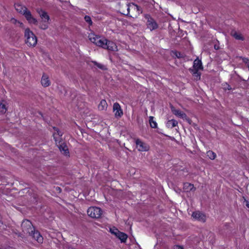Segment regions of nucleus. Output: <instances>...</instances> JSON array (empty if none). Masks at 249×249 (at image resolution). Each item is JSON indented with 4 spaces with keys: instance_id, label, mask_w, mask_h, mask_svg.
<instances>
[{
    "instance_id": "f257e3e1",
    "label": "nucleus",
    "mask_w": 249,
    "mask_h": 249,
    "mask_svg": "<svg viewBox=\"0 0 249 249\" xmlns=\"http://www.w3.org/2000/svg\"><path fill=\"white\" fill-rule=\"evenodd\" d=\"M15 7L17 12L25 16L29 23L35 25L37 24V19L33 17L31 12L27 10L26 7L18 3L16 4Z\"/></svg>"
},
{
    "instance_id": "f03ea898",
    "label": "nucleus",
    "mask_w": 249,
    "mask_h": 249,
    "mask_svg": "<svg viewBox=\"0 0 249 249\" xmlns=\"http://www.w3.org/2000/svg\"><path fill=\"white\" fill-rule=\"evenodd\" d=\"M24 36L26 43L29 46H35L37 43V38L34 34L29 28L25 29Z\"/></svg>"
},
{
    "instance_id": "7ed1b4c3",
    "label": "nucleus",
    "mask_w": 249,
    "mask_h": 249,
    "mask_svg": "<svg viewBox=\"0 0 249 249\" xmlns=\"http://www.w3.org/2000/svg\"><path fill=\"white\" fill-rule=\"evenodd\" d=\"M36 11L42 20V22L40 24V28L43 30L47 29L48 27L49 21L50 20L49 15L45 11L41 9H38Z\"/></svg>"
},
{
    "instance_id": "20e7f679",
    "label": "nucleus",
    "mask_w": 249,
    "mask_h": 249,
    "mask_svg": "<svg viewBox=\"0 0 249 249\" xmlns=\"http://www.w3.org/2000/svg\"><path fill=\"white\" fill-rule=\"evenodd\" d=\"M89 39L91 42L94 43L97 46L101 47L104 49L106 47L107 39L105 38L98 36L94 34H90L89 36Z\"/></svg>"
},
{
    "instance_id": "39448f33",
    "label": "nucleus",
    "mask_w": 249,
    "mask_h": 249,
    "mask_svg": "<svg viewBox=\"0 0 249 249\" xmlns=\"http://www.w3.org/2000/svg\"><path fill=\"white\" fill-rule=\"evenodd\" d=\"M22 231L25 234L31 235L34 231V227L32 223L28 220H24L21 224Z\"/></svg>"
},
{
    "instance_id": "423d86ee",
    "label": "nucleus",
    "mask_w": 249,
    "mask_h": 249,
    "mask_svg": "<svg viewBox=\"0 0 249 249\" xmlns=\"http://www.w3.org/2000/svg\"><path fill=\"white\" fill-rule=\"evenodd\" d=\"M87 213L92 218H98L101 216L102 211L99 207H91L88 209Z\"/></svg>"
},
{
    "instance_id": "0eeeda50",
    "label": "nucleus",
    "mask_w": 249,
    "mask_h": 249,
    "mask_svg": "<svg viewBox=\"0 0 249 249\" xmlns=\"http://www.w3.org/2000/svg\"><path fill=\"white\" fill-rule=\"evenodd\" d=\"M136 147L139 151L145 152L149 149V146L139 139L136 141Z\"/></svg>"
},
{
    "instance_id": "6e6552de",
    "label": "nucleus",
    "mask_w": 249,
    "mask_h": 249,
    "mask_svg": "<svg viewBox=\"0 0 249 249\" xmlns=\"http://www.w3.org/2000/svg\"><path fill=\"white\" fill-rule=\"evenodd\" d=\"M192 217L195 220H197L201 222H204L206 219V215L199 211H196L192 213Z\"/></svg>"
},
{
    "instance_id": "1a4fd4ad",
    "label": "nucleus",
    "mask_w": 249,
    "mask_h": 249,
    "mask_svg": "<svg viewBox=\"0 0 249 249\" xmlns=\"http://www.w3.org/2000/svg\"><path fill=\"white\" fill-rule=\"evenodd\" d=\"M125 7L127 8V13H126V15H129L130 11L136 12L138 14L140 13V7L134 3H132L128 4L125 6ZM124 14H125V13H124Z\"/></svg>"
},
{
    "instance_id": "9d476101",
    "label": "nucleus",
    "mask_w": 249,
    "mask_h": 249,
    "mask_svg": "<svg viewBox=\"0 0 249 249\" xmlns=\"http://www.w3.org/2000/svg\"><path fill=\"white\" fill-rule=\"evenodd\" d=\"M113 110L116 117H121L123 115V111L119 103H115L113 104Z\"/></svg>"
},
{
    "instance_id": "9b49d317",
    "label": "nucleus",
    "mask_w": 249,
    "mask_h": 249,
    "mask_svg": "<svg viewBox=\"0 0 249 249\" xmlns=\"http://www.w3.org/2000/svg\"><path fill=\"white\" fill-rule=\"evenodd\" d=\"M147 26L151 31L156 29L158 27V24L156 21L151 18H147Z\"/></svg>"
},
{
    "instance_id": "f8f14e48",
    "label": "nucleus",
    "mask_w": 249,
    "mask_h": 249,
    "mask_svg": "<svg viewBox=\"0 0 249 249\" xmlns=\"http://www.w3.org/2000/svg\"><path fill=\"white\" fill-rule=\"evenodd\" d=\"M30 235L34 238L38 243H42L43 242V238L42 236L38 231H35V229L34 230L32 234Z\"/></svg>"
},
{
    "instance_id": "ddd939ff",
    "label": "nucleus",
    "mask_w": 249,
    "mask_h": 249,
    "mask_svg": "<svg viewBox=\"0 0 249 249\" xmlns=\"http://www.w3.org/2000/svg\"><path fill=\"white\" fill-rule=\"evenodd\" d=\"M105 49H107L110 51H117V46L115 44V43H114L112 41H108L107 40V43L106 47H105Z\"/></svg>"
},
{
    "instance_id": "4468645a",
    "label": "nucleus",
    "mask_w": 249,
    "mask_h": 249,
    "mask_svg": "<svg viewBox=\"0 0 249 249\" xmlns=\"http://www.w3.org/2000/svg\"><path fill=\"white\" fill-rule=\"evenodd\" d=\"M58 147L61 152L65 155H68L69 151L67 145L64 143H61L58 145Z\"/></svg>"
},
{
    "instance_id": "2eb2a0df",
    "label": "nucleus",
    "mask_w": 249,
    "mask_h": 249,
    "mask_svg": "<svg viewBox=\"0 0 249 249\" xmlns=\"http://www.w3.org/2000/svg\"><path fill=\"white\" fill-rule=\"evenodd\" d=\"M41 83L42 85L45 87H48L51 84L48 76L45 74L43 75L42 77Z\"/></svg>"
},
{
    "instance_id": "dca6fc26",
    "label": "nucleus",
    "mask_w": 249,
    "mask_h": 249,
    "mask_svg": "<svg viewBox=\"0 0 249 249\" xmlns=\"http://www.w3.org/2000/svg\"><path fill=\"white\" fill-rule=\"evenodd\" d=\"M195 189L194 185L190 183L186 182L183 185V190L185 192L194 191Z\"/></svg>"
},
{
    "instance_id": "f3484780",
    "label": "nucleus",
    "mask_w": 249,
    "mask_h": 249,
    "mask_svg": "<svg viewBox=\"0 0 249 249\" xmlns=\"http://www.w3.org/2000/svg\"><path fill=\"white\" fill-rule=\"evenodd\" d=\"M116 237L119 239L122 243H125L128 236L125 233L119 231Z\"/></svg>"
},
{
    "instance_id": "a211bd4d",
    "label": "nucleus",
    "mask_w": 249,
    "mask_h": 249,
    "mask_svg": "<svg viewBox=\"0 0 249 249\" xmlns=\"http://www.w3.org/2000/svg\"><path fill=\"white\" fill-rule=\"evenodd\" d=\"M107 107V104L105 100H102L98 107L99 110H106Z\"/></svg>"
},
{
    "instance_id": "6ab92c4d",
    "label": "nucleus",
    "mask_w": 249,
    "mask_h": 249,
    "mask_svg": "<svg viewBox=\"0 0 249 249\" xmlns=\"http://www.w3.org/2000/svg\"><path fill=\"white\" fill-rule=\"evenodd\" d=\"M172 111L175 115L178 116L181 118H184L186 117V114L179 110L172 108Z\"/></svg>"
},
{
    "instance_id": "aec40b11",
    "label": "nucleus",
    "mask_w": 249,
    "mask_h": 249,
    "mask_svg": "<svg viewBox=\"0 0 249 249\" xmlns=\"http://www.w3.org/2000/svg\"><path fill=\"white\" fill-rule=\"evenodd\" d=\"M193 66L195 70H199L202 69L201 61L198 59L194 61Z\"/></svg>"
},
{
    "instance_id": "412c9836",
    "label": "nucleus",
    "mask_w": 249,
    "mask_h": 249,
    "mask_svg": "<svg viewBox=\"0 0 249 249\" xmlns=\"http://www.w3.org/2000/svg\"><path fill=\"white\" fill-rule=\"evenodd\" d=\"M231 35L236 39L243 40V36L239 32L233 31L231 32Z\"/></svg>"
},
{
    "instance_id": "4be33fe9",
    "label": "nucleus",
    "mask_w": 249,
    "mask_h": 249,
    "mask_svg": "<svg viewBox=\"0 0 249 249\" xmlns=\"http://www.w3.org/2000/svg\"><path fill=\"white\" fill-rule=\"evenodd\" d=\"M178 122L174 119L168 121L166 123V126L172 128L178 124Z\"/></svg>"
},
{
    "instance_id": "5701e85b",
    "label": "nucleus",
    "mask_w": 249,
    "mask_h": 249,
    "mask_svg": "<svg viewBox=\"0 0 249 249\" xmlns=\"http://www.w3.org/2000/svg\"><path fill=\"white\" fill-rule=\"evenodd\" d=\"M7 107H6V102L4 101L0 102V112L3 114L7 111Z\"/></svg>"
},
{
    "instance_id": "b1692460",
    "label": "nucleus",
    "mask_w": 249,
    "mask_h": 249,
    "mask_svg": "<svg viewBox=\"0 0 249 249\" xmlns=\"http://www.w3.org/2000/svg\"><path fill=\"white\" fill-rule=\"evenodd\" d=\"M57 132L54 133L53 134V138L56 142V143L57 144V142L60 143V137L61 136L62 134L60 132L58 131L57 130H56Z\"/></svg>"
},
{
    "instance_id": "393cba45",
    "label": "nucleus",
    "mask_w": 249,
    "mask_h": 249,
    "mask_svg": "<svg viewBox=\"0 0 249 249\" xmlns=\"http://www.w3.org/2000/svg\"><path fill=\"white\" fill-rule=\"evenodd\" d=\"M150 125L152 128H157V123L154 120V117L152 116L149 117V120Z\"/></svg>"
},
{
    "instance_id": "a878e982",
    "label": "nucleus",
    "mask_w": 249,
    "mask_h": 249,
    "mask_svg": "<svg viewBox=\"0 0 249 249\" xmlns=\"http://www.w3.org/2000/svg\"><path fill=\"white\" fill-rule=\"evenodd\" d=\"M207 155L211 160H214L216 157V154L211 150L207 151Z\"/></svg>"
},
{
    "instance_id": "bb28decb",
    "label": "nucleus",
    "mask_w": 249,
    "mask_h": 249,
    "mask_svg": "<svg viewBox=\"0 0 249 249\" xmlns=\"http://www.w3.org/2000/svg\"><path fill=\"white\" fill-rule=\"evenodd\" d=\"M109 231L111 234L115 235L116 236L117 234L118 233L119 231L115 227L110 228L109 229Z\"/></svg>"
},
{
    "instance_id": "cd10ccee",
    "label": "nucleus",
    "mask_w": 249,
    "mask_h": 249,
    "mask_svg": "<svg viewBox=\"0 0 249 249\" xmlns=\"http://www.w3.org/2000/svg\"><path fill=\"white\" fill-rule=\"evenodd\" d=\"M198 70H195L193 72V75L195 77V79L197 80L200 79V73L198 72Z\"/></svg>"
},
{
    "instance_id": "c85d7f7f",
    "label": "nucleus",
    "mask_w": 249,
    "mask_h": 249,
    "mask_svg": "<svg viewBox=\"0 0 249 249\" xmlns=\"http://www.w3.org/2000/svg\"><path fill=\"white\" fill-rule=\"evenodd\" d=\"M85 21L88 23L89 25H91L92 22V21H91V18L89 16H86L85 17Z\"/></svg>"
},
{
    "instance_id": "c756f323",
    "label": "nucleus",
    "mask_w": 249,
    "mask_h": 249,
    "mask_svg": "<svg viewBox=\"0 0 249 249\" xmlns=\"http://www.w3.org/2000/svg\"><path fill=\"white\" fill-rule=\"evenodd\" d=\"M92 62L94 63V64L95 65H96L99 68L102 69V70H104L105 69V66L104 65H103L102 64L98 63L96 61H93Z\"/></svg>"
},
{
    "instance_id": "7c9ffc66",
    "label": "nucleus",
    "mask_w": 249,
    "mask_h": 249,
    "mask_svg": "<svg viewBox=\"0 0 249 249\" xmlns=\"http://www.w3.org/2000/svg\"><path fill=\"white\" fill-rule=\"evenodd\" d=\"M174 249H183V248L182 246L176 245L174 246Z\"/></svg>"
},
{
    "instance_id": "2f4dec72",
    "label": "nucleus",
    "mask_w": 249,
    "mask_h": 249,
    "mask_svg": "<svg viewBox=\"0 0 249 249\" xmlns=\"http://www.w3.org/2000/svg\"><path fill=\"white\" fill-rule=\"evenodd\" d=\"M227 89L228 90H230V89H231V88L230 87V86L229 85H227Z\"/></svg>"
},
{
    "instance_id": "473e14b6",
    "label": "nucleus",
    "mask_w": 249,
    "mask_h": 249,
    "mask_svg": "<svg viewBox=\"0 0 249 249\" xmlns=\"http://www.w3.org/2000/svg\"><path fill=\"white\" fill-rule=\"evenodd\" d=\"M246 206L249 208V202H247L246 204Z\"/></svg>"
},
{
    "instance_id": "72a5a7b5",
    "label": "nucleus",
    "mask_w": 249,
    "mask_h": 249,
    "mask_svg": "<svg viewBox=\"0 0 249 249\" xmlns=\"http://www.w3.org/2000/svg\"><path fill=\"white\" fill-rule=\"evenodd\" d=\"M18 23L19 24H20V27H22V26H23V24H22V23H20V22H18Z\"/></svg>"
}]
</instances>
